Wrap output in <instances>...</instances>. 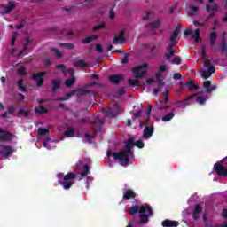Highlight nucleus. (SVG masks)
Returning <instances> with one entry per match:
<instances>
[{
	"instance_id": "f257e3e1",
	"label": "nucleus",
	"mask_w": 227,
	"mask_h": 227,
	"mask_svg": "<svg viewBox=\"0 0 227 227\" xmlns=\"http://www.w3.org/2000/svg\"><path fill=\"white\" fill-rule=\"evenodd\" d=\"M138 212L139 224H148L150 223V217L153 215V210L148 205L137 206L135 205L131 208L128 209V214L133 215V219H136Z\"/></svg>"
},
{
	"instance_id": "f03ea898",
	"label": "nucleus",
	"mask_w": 227,
	"mask_h": 227,
	"mask_svg": "<svg viewBox=\"0 0 227 227\" xmlns=\"http://www.w3.org/2000/svg\"><path fill=\"white\" fill-rule=\"evenodd\" d=\"M134 146V138H129L126 143L125 149L119 153H115L114 160H119L121 166H129L130 157H134V151H132Z\"/></svg>"
},
{
	"instance_id": "7ed1b4c3",
	"label": "nucleus",
	"mask_w": 227,
	"mask_h": 227,
	"mask_svg": "<svg viewBox=\"0 0 227 227\" xmlns=\"http://www.w3.org/2000/svg\"><path fill=\"white\" fill-rule=\"evenodd\" d=\"M226 35V32H223V41L220 43V49H216L215 46V43L217 42V33L215 31H213L210 33L209 35V43L211 45V51L213 52H223V53H226L227 54V43H226V39L224 38V36Z\"/></svg>"
},
{
	"instance_id": "20e7f679",
	"label": "nucleus",
	"mask_w": 227,
	"mask_h": 227,
	"mask_svg": "<svg viewBox=\"0 0 227 227\" xmlns=\"http://www.w3.org/2000/svg\"><path fill=\"white\" fill-rule=\"evenodd\" d=\"M77 176V174L74 172H69L64 176V181H59L60 185H62L65 191H68L74 185V180Z\"/></svg>"
},
{
	"instance_id": "39448f33",
	"label": "nucleus",
	"mask_w": 227,
	"mask_h": 227,
	"mask_svg": "<svg viewBox=\"0 0 227 227\" xmlns=\"http://www.w3.org/2000/svg\"><path fill=\"white\" fill-rule=\"evenodd\" d=\"M148 70V64H142L133 68L132 72L135 74V79H143Z\"/></svg>"
},
{
	"instance_id": "423d86ee",
	"label": "nucleus",
	"mask_w": 227,
	"mask_h": 227,
	"mask_svg": "<svg viewBox=\"0 0 227 227\" xmlns=\"http://www.w3.org/2000/svg\"><path fill=\"white\" fill-rule=\"evenodd\" d=\"M160 26H162V21H160V20H156L145 25V28L151 35H157V29H159Z\"/></svg>"
},
{
	"instance_id": "0eeeda50",
	"label": "nucleus",
	"mask_w": 227,
	"mask_h": 227,
	"mask_svg": "<svg viewBox=\"0 0 227 227\" xmlns=\"http://www.w3.org/2000/svg\"><path fill=\"white\" fill-rule=\"evenodd\" d=\"M92 123V135L95 137L97 136V132H100V130H102V125H104L105 121L102 119H98V117H96Z\"/></svg>"
},
{
	"instance_id": "6e6552de",
	"label": "nucleus",
	"mask_w": 227,
	"mask_h": 227,
	"mask_svg": "<svg viewBox=\"0 0 227 227\" xmlns=\"http://www.w3.org/2000/svg\"><path fill=\"white\" fill-rule=\"evenodd\" d=\"M16 6L17 5L15 4V2H11V1L8 2L7 5L0 4V10H1L2 15H8V13L15 10Z\"/></svg>"
},
{
	"instance_id": "1a4fd4ad",
	"label": "nucleus",
	"mask_w": 227,
	"mask_h": 227,
	"mask_svg": "<svg viewBox=\"0 0 227 227\" xmlns=\"http://www.w3.org/2000/svg\"><path fill=\"white\" fill-rule=\"evenodd\" d=\"M46 74L45 72H39L33 74L32 79L36 82L37 88L43 86V77H45Z\"/></svg>"
},
{
	"instance_id": "9d476101",
	"label": "nucleus",
	"mask_w": 227,
	"mask_h": 227,
	"mask_svg": "<svg viewBox=\"0 0 227 227\" xmlns=\"http://www.w3.org/2000/svg\"><path fill=\"white\" fill-rule=\"evenodd\" d=\"M180 31H182V25L178 24L170 35L169 44L176 45V43H178V35H180Z\"/></svg>"
},
{
	"instance_id": "9b49d317",
	"label": "nucleus",
	"mask_w": 227,
	"mask_h": 227,
	"mask_svg": "<svg viewBox=\"0 0 227 227\" xmlns=\"http://www.w3.org/2000/svg\"><path fill=\"white\" fill-rule=\"evenodd\" d=\"M201 30H200V28L195 29L194 31L189 30V29H185L184 30V35L186 36H192V38H193L196 42V43H198V42H201V38H200V33Z\"/></svg>"
},
{
	"instance_id": "f8f14e48",
	"label": "nucleus",
	"mask_w": 227,
	"mask_h": 227,
	"mask_svg": "<svg viewBox=\"0 0 227 227\" xmlns=\"http://www.w3.org/2000/svg\"><path fill=\"white\" fill-rule=\"evenodd\" d=\"M214 169L218 176H227V168L221 163H215Z\"/></svg>"
},
{
	"instance_id": "ddd939ff",
	"label": "nucleus",
	"mask_w": 227,
	"mask_h": 227,
	"mask_svg": "<svg viewBox=\"0 0 227 227\" xmlns=\"http://www.w3.org/2000/svg\"><path fill=\"white\" fill-rule=\"evenodd\" d=\"M122 192H123L122 200L124 201H127L129 200H134L136 198V196H137L136 192H134V190H132V189L125 190Z\"/></svg>"
},
{
	"instance_id": "4468645a",
	"label": "nucleus",
	"mask_w": 227,
	"mask_h": 227,
	"mask_svg": "<svg viewBox=\"0 0 227 227\" xmlns=\"http://www.w3.org/2000/svg\"><path fill=\"white\" fill-rule=\"evenodd\" d=\"M153 132H155V127H153V125L145 126L143 134L144 139H150V137L153 136Z\"/></svg>"
},
{
	"instance_id": "2eb2a0df",
	"label": "nucleus",
	"mask_w": 227,
	"mask_h": 227,
	"mask_svg": "<svg viewBox=\"0 0 227 227\" xmlns=\"http://www.w3.org/2000/svg\"><path fill=\"white\" fill-rule=\"evenodd\" d=\"M176 54V48H175V44H169L167 48V52L165 53V58L167 61H171V57Z\"/></svg>"
},
{
	"instance_id": "dca6fc26",
	"label": "nucleus",
	"mask_w": 227,
	"mask_h": 227,
	"mask_svg": "<svg viewBox=\"0 0 227 227\" xmlns=\"http://www.w3.org/2000/svg\"><path fill=\"white\" fill-rule=\"evenodd\" d=\"M196 94H191L190 96H188L186 98L181 100V101H176V104H177L179 106V107H181V109H185V107H187V106H189V101L192 100V98H195Z\"/></svg>"
},
{
	"instance_id": "f3484780",
	"label": "nucleus",
	"mask_w": 227,
	"mask_h": 227,
	"mask_svg": "<svg viewBox=\"0 0 227 227\" xmlns=\"http://www.w3.org/2000/svg\"><path fill=\"white\" fill-rule=\"evenodd\" d=\"M125 78L119 74H111L108 77V81L111 84L118 85L121 81H123Z\"/></svg>"
},
{
	"instance_id": "a211bd4d",
	"label": "nucleus",
	"mask_w": 227,
	"mask_h": 227,
	"mask_svg": "<svg viewBox=\"0 0 227 227\" xmlns=\"http://www.w3.org/2000/svg\"><path fill=\"white\" fill-rule=\"evenodd\" d=\"M14 152L15 150L11 145H4L2 147V155L3 157H4V159L10 157V155H12V153H13Z\"/></svg>"
},
{
	"instance_id": "6ab92c4d",
	"label": "nucleus",
	"mask_w": 227,
	"mask_h": 227,
	"mask_svg": "<svg viewBox=\"0 0 227 227\" xmlns=\"http://www.w3.org/2000/svg\"><path fill=\"white\" fill-rule=\"evenodd\" d=\"M123 42H125V30H121L118 35H115L113 40V44L116 45L119 43H123Z\"/></svg>"
},
{
	"instance_id": "aec40b11",
	"label": "nucleus",
	"mask_w": 227,
	"mask_h": 227,
	"mask_svg": "<svg viewBox=\"0 0 227 227\" xmlns=\"http://www.w3.org/2000/svg\"><path fill=\"white\" fill-rule=\"evenodd\" d=\"M203 212V207L200 204H196L195 207L192 211V218L194 221H198L200 219V214Z\"/></svg>"
},
{
	"instance_id": "412c9836",
	"label": "nucleus",
	"mask_w": 227,
	"mask_h": 227,
	"mask_svg": "<svg viewBox=\"0 0 227 227\" xmlns=\"http://www.w3.org/2000/svg\"><path fill=\"white\" fill-rule=\"evenodd\" d=\"M0 143L3 141H10V139H12V137H13V135H12V133H10L9 131L6 130H3L0 128Z\"/></svg>"
},
{
	"instance_id": "4be33fe9",
	"label": "nucleus",
	"mask_w": 227,
	"mask_h": 227,
	"mask_svg": "<svg viewBox=\"0 0 227 227\" xmlns=\"http://www.w3.org/2000/svg\"><path fill=\"white\" fill-rule=\"evenodd\" d=\"M203 88L206 90V93H212V91H215V90H217V86L213 85L212 82L210 81H205L202 84Z\"/></svg>"
},
{
	"instance_id": "5701e85b",
	"label": "nucleus",
	"mask_w": 227,
	"mask_h": 227,
	"mask_svg": "<svg viewBox=\"0 0 227 227\" xmlns=\"http://www.w3.org/2000/svg\"><path fill=\"white\" fill-rule=\"evenodd\" d=\"M179 223L177 221H173L169 219H166L162 221L161 226L163 227H178Z\"/></svg>"
},
{
	"instance_id": "b1692460",
	"label": "nucleus",
	"mask_w": 227,
	"mask_h": 227,
	"mask_svg": "<svg viewBox=\"0 0 227 227\" xmlns=\"http://www.w3.org/2000/svg\"><path fill=\"white\" fill-rule=\"evenodd\" d=\"M185 86H187V89L189 90V91H194L196 90H200V87H198V85H196V83H194V82L192 81L186 82Z\"/></svg>"
},
{
	"instance_id": "393cba45",
	"label": "nucleus",
	"mask_w": 227,
	"mask_h": 227,
	"mask_svg": "<svg viewBox=\"0 0 227 227\" xmlns=\"http://www.w3.org/2000/svg\"><path fill=\"white\" fill-rule=\"evenodd\" d=\"M204 67L208 68L210 74H214L215 72V67L212 66V61L204 59Z\"/></svg>"
},
{
	"instance_id": "a878e982",
	"label": "nucleus",
	"mask_w": 227,
	"mask_h": 227,
	"mask_svg": "<svg viewBox=\"0 0 227 227\" xmlns=\"http://www.w3.org/2000/svg\"><path fill=\"white\" fill-rule=\"evenodd\" d=\"M17 87L19 91H21L22 93H26V91H27V89L24 86V79H20L18 81Z\"/></svg>"
},
{
	"instance_id": "bb28decb",
	"label": "nucleus",
	"mask_w": 227,
	"mask_h": 227,
	"mask_svg": "<svg viewBox=\"0 0 227 227\" xmlns=\"http://www.w3.org/2000/svg\"><path fill=\"white\" fill-rule=\"evenodd\" d=\"M34 111L37 114H47V113H49V110H47V108H45L43 106H39V109L38 107H35Z\"/></svg>"
},
{
	"instance_id": "cd10ccee",
	"label": "nucleus",
	"mask_w": 227,
	"mask_h": 227,
	"mask_svg": "<svg viewBox=\"0 0 227 227\" xmlns=\"http://www.w3.org/2000/svg\"><path fill=\"white\" fill-rule=\"evenodd\" d=\"M206 10L207 12H214L215 13L219 12V5L217 4H214L213 5L207 4Z\"/></svg>"
},
{
	"instance_id": "c85d7f7f",
	"label": "nucleus",
	"mask_w": 227,
	"mask_h": 227,
	"mask_svg": "<svg viewBox=\"0 0 227 227\" xmlns=\"http://www.w3.org/2000/svg\"><path fill=\"white\" fill-rule=\"evenodd\" d=\"M51 84H52V92L53 93H56V90H59V88H61V82H59V80H52Z\"/></svg>"
},
{
	"instance_id": "c756f323",
	"label": "nucleus",
	"mask_w": 227,
	"mask_h": 227,
	"mask_svg": "<svg viewBox=\"0 0 227 227\" xmlns=\"http://www.w3.org/2000/svg\"><path fill=\"white\" fill-rule=\"evenodd\" d=\"M102 113L106 114V116H108V118H116V116H118V114L113 110L103 109Z\"/></svg>"
},
{
	"instance_id": "7c9ffc66",
	"label": "nucleus",
	"mask_w": 227,
	"mask_h": 227,
	"mask_svg": "<svg viewBox=\"0 0 227 227\" xmlns=\"http://www.w3.org/2000/svg\"><path fill=\"white\" fill-rule=\"evenodd\" d=\"M97 38H98V35H90L84 39L82 40V43H83L84 45L90 43V42H93V40H97Z\"/></svg>"
},
{
	"instance_id": "2f4dec72",
	"label": "nucleus",
	"mask_w": 227,
	"mask_h": 227,
	"mask_svg": "<svg viewBox=\"0 0 227 227\" xmlns=\"http://www.w3.org/2000/svg\"><path fill=\"white\" fill-rule=\"evenodd\" d=\"M29 43H31V37H27L23 49L19 52V56H21V54H24V52L27 51V47H29Z\"/></svg>"
},
{
	"instance_id": "473e14b6",
	"label": "nucleus",
	"mask_w": 227,
	"mask_h": 227,
	"mask_svg": "<svg viewBox=\"0 0 227 227\" xmlns=\"http://www.w3.org/2000/svg\"><path fill=\"white\" fill-rule=\"evenodd\" d=\"M189 8H190V11L188 12V15L190 17H194V15L198 13V10H200V7L194 6V5H190Z\"/></svg>"
},
{
	"instance_id": "72a5a7b5",
	"label": "nucleus",
	"mask_w": 227,
	"mask_h": 227,
	"mask_svg": "<svg viewBox=\"0 0 227 227\" xmlns=\"http://www.w3.org/2000/svg\"><path fill=\"white\" fill-rule=\"evenodd\" d=\"M74 67H80V68H88L90 64L84 62V60H78L74 63Z\"/></svg>"
},
{
	"instance_id": "f704fd0d",
	"label": "nucleus",
	"mask_w": 227,
	"mask_h": 227,
	"mask_svg": "<svg viewBox=\"0 0 227 227\" xmlns=\"http://www.w3.org/2000/svg\"><path fill=\"white\" fill-rule=\"evenodd\" d=\"M59 45L60 47H63L64 49H68L69 51H74V49H75V45H74V43H62Z\"/></svg>"
},
{
	"instance_id": "c9c22d12",
	"label": "nucleus",
	"mask_w": 227,
	"mask_h": 227,
	"mask_svg": "<svg viewBox=\"0 0 227 227\" xmlns=\"http://www.w3.org/2000/svg\"><path fill=\"white\" fill-rule=\"evenodd\" d=\"M75 95V90L71 91L70 93H67L66 97L64 98H58L57 100L59 102H65V100H68V98H70V97Z\"/></svg>"
},
{
	"instance_id": "e433bc0d",
	"label": "nucleus",
	"mask_w": 227,
	"mask_h": 227,
	"mask_svg": "<svg viewBox=\"0 0 227 227\" xmlns=\"http://www.w3.org/2000/svg\"><path fill=\"white\" fill-rule=\"evenodd\" d=\"M77 93V95H88L90 94V90H86L85 88H80L74 90V95Z\"/></svg>"
},
{
	"instance_id": "4c0bfd02",
	"label": "nucleus",
	"mask_w": 227,
	"mask_h": 227,
	"mask_svg": "<svg viewBox=\"0 0 227 227\" xmlns=\"http://www.w3.org/2000/svg\"><path fill=\"white\" fill-rule=\"evenodd\" d=\"M75 134V129H74V128H69L68 130L64 132V136H66V137H74Z\"/></svg>"
},
{
	"instance_id": "58836bf2",
	"label": "nucleus",
	"mask_w": 227,
	"mask_h": 227,
	"mask_svg": "<svg viewBox=\"0 0 227 227\" xmlns=\"http://www.w3.org/2000/svg\"><path fill=\"white\" fill-rule=\"evenodd\" d=\"M173 118H175V114L173 112H171V113L165 114L162 117V121H169L170 120H173Z\"/></svg>"
},
{
	"instance_id": "ea45409f",
	"label": "nucleus",
	"mask_w": 227,
	"mask_h": 227,
	"mask_svg": "<svg viewBox=\"0 0 227 227\" xmlns=\"http://www.w3.org/2000/svg\"><path fill=\"white\" fill-rule=\"evenodd\" d=\"M200 73L202 74H201V77L202 79H208V77H210L212 75V74L214 73H210V70H201Z\"/></svg>"
},
{
	"instance_id": "a19ab883",
	"label": "nucleus",
	"mask_w": 227,
	"mask_h": 227,
	"mask_svg": "<svg viewBox=\"0 0 227 227\" xmlns=\"http://www.w3.org/2000/svg\"><path fill=\"white\" fill-rule=\"evenodd\" d=\"M88 173H90V166L88 164H85L83 166V171L81 172V176L84 177V176H88Z\"/></svg>"
},
{
	"instance_id": "79ce46f5",
	"label": "nucleus",
	"mask_w": 227,
	"mask_h": 227,
	"mask_svg": "<svg viewBox=\"0 0 227 227\" xmlns=\"http://www.w3.org/2000/svg\"><path fill=\"white\" fill-rule=\"evenodd\" d=\"M75 83V77H72L68 80H66L65 84L67 88H71Z\"/></svg>"
},
{
	"instance_id": "37998d69",
	"label": "nucleus",
	"mask_w": 227,
	"mask_h": 227,
	"mask_svg": "<svg viewBox=\"0 0 227 227\" xmlns=\"http://www.w3.org/2000/svg\"><path fill=\"white\" fill-rule=\"evenodd\" d=\"M51 50L52 51V52H54V55L59 59H61V58H63V53H61V51H59V50H58L56 48H51Z\"/></svg>"
},
{
	"instance_id": "c03bdc74",
	"label": "nucleus",
	"mask_w": 227,
	"mask_h": 227,
	"mask_svg": "<svg viewBox=\"0 0 227 227\" xmlns=\"http://www.w3.org/2000/svg\"><path fill=\"white\" fill-rule=\"evenodd\" d=\"M128 82H129V84L130 86H139V87L143 86V85H141V84L139 83V80L129 79V80H128Z\"/></svg>"
},
{
	"instance_id": "a18cd8bd",
	"label": "nucleus",
	"mask_w": 227,
	"mask_h": 227,
	"mask_svg": "<svg viewBox=\"0 0 227 227\" xmlns=\"http://www.w3.org/2000/svg\"><path fill=\"white\" fill-rule=\"evenodd\" d=\"M196 102L200 104V106H203L207 102V98H205L203 96H198L196 98Z\"/></svg>"
},
{
	"instance_id": "49530a36",
	"label": "nucleus",
	"mask_w": 227,
	"mask_h": 227,
	"mask_svg": "<svg viewBox=\"0 0 227 227\" xmlns=\"http://www.w3.org/2000/svg\"><path fill=\"white\" fill-rule=\"evenodd\" d=\"M37 132L40 136H45V134H49V129H44V128H39L37 129Z\"/></svg>"
},
{
	"instance_id": "de8ad7c7",
	"label": "nucleus",
	"mask_w": 227,
	"mask_h": 227,
	"mask_svg": "<svg viewBox=\"0 0 227 227\" xmlns=\"http://www.w3.org/2000/svg\"><path fill=\"white\" fill-rule=\"evenodd\" d=\"M201 59H207V46L203 45L201 47Z\"/></svg>"
},
{
	"instance_id": "09e8293b",
	"label": "nucleus",
	"mask_w": 227,
	"mask_h": 227,
	"mask_svg": "<svg viewBox=\"0 0 227 227\" xmlns=\"http://www.w3.org/2000/svg\"><path fill=\"white\" fill-rule=\"evenodd\" d=\"M173 65H182V59L179 56H176L172 60Z\"/></svg>"
},
{
	"instance_id": "8fccbe9b",
	"label": "nucleus",
	"mask_w": 227,
	"mask_h": 227,
	"mask_svg": "<svg viewBox=\"0 0 227 227\" xmlns=\"http://www.w3.org/2000/svg\"><path fill=\"white\" fill-rule=\"evenodd\" d=\"M56 68H58L59 70H61L62 74H67V67H65V65L63 64L57 65Z\"/></svg>"
},
{
	"instance_id": "3c124183",
	"label": "nucleus",
	"mask_w": 227,
	"mask_h": 227,
	"mask_svg": "<svg viewBox=\"0 0 227 227\" xmlns=\"http://www.w3.org/2000/svg\"><path fill=\"white\" fill-rule=\"evenodd\" d=\"M20 114H24L26 118H27V116H29V110H24V109H20L18 111V116H20Z\"/></svg>"
},
{
	"instance_id": "603ef678",
	"label": "nucleus",
	"mask_w": 227,
	"mask_h": 227,
	"mask_svg": "<svg viewBox=\"0 0 227 227\" xmlns=\"http://www.w3.org/2000/svg\"><path fill=\"white\" fill-rule=\"evenodd\" d=\"M18 75H21V76L27 75L26 67H21L20 68H19L18 69Z\"/></svg>"
},
{
	"instance_id": "864d4df0",
	"label": "nucleus",
	"mask_w": 227,
	"mask_h": 227,
	"mask_svg": "<svg viewBox=\"0 0 227 227\" xmlns=\"http://www.w3.org/2000/svg\"><path fill=\"white\" fill-rule=\"evenodd\" d=\"M104 27H106V23L97 25V26L93 27L92 29H93V31H98L100 29H104Z\"/></svg>"
},
{
	"instance_id": "5fc2aeb1",
	"label": "nucleus",
	"mask_w": 227,
	"mask_h": 227,
	"mask_svg": "<svg viewBox=\"0 0 227 227\" xmlns=\"http://www.w3.org/2000/svg\"><path fill=\"white\" fill-rule=\"evenodd\" d=\"M116 153H120V152L107 151L106 157L107 159L111 160V157L114 156V155H116Z\"/></svg>"
},
{
	"instance_id": "6e6d98bb",
	"label": "nucleus",
	"mask_w": 227,
	"mask_h": 227,
	"mask_svg": "<svg viewBox=\"0 0 227 227\" xmlns=\"http://www.w3.org/2000/svg\"><path fill=\"white\" fill-rule=\"evenodd\" d=\"M114 8H116V4L113 5V8L110 10V19L113 20H114L115 13H114Z\"/></svg>"
},
{
	"instance_id": "4d7b16f0",
	"label": "nucleus",
	"mask_w": 227,
	"mask_h": 227,
	"mask_svg": "<svg viewBox=\"0 0 227 227\" xmlns=\"http://www.w3.org/2000/svg\"><path fill=\"white\" fill-rule=\"evenodd\" d=\"M135 146H137V148H145V143L142 140H138L135 142Z\"/></svg>"
},
{
	"instance_id": "13d9d810",
	"label": "nucleus",
	"mask_w": 227,
	"mask_h": 227,
	"mask_svg": "<svg viewBox=\"0 0 227 227\" xmlns=\"http://www.w3.org/2000/svg\"><path fill=\"white\" fill-rule=\"evenodd\" d=\"M57 177L59 179V182H63L65 180V174L64 173H59L57 175Z\"/></svg>"
},
{
	"instance_id": "bf43d9fd",
	"label": "nucleus",
	"mask_w": 227,
	"mask_h": 227,
	"mask_svg": "<svg viewBox=\"0 0 227 227\" xmlns=\"http://www.w3.org/2000/svg\"><path fill=\"white\" fill-rule=\"evenodd\" d=\"M15 40H17V32H14L12 36V42H11V45H15Z\"/></svg>"
},
{
	"instance_id": "052dcab7",
	"label": "nucleus",
	"mask_w": 227,
	"mask_h": 227,
	"mask_svg": "<svg viewBox=\"0 0 227 227\" xmlns=\"http://www.w3.org/2000/svg\"><path fill=\"white\" fill-rule=\"evenodd\" d=\"M96 51L97 52H99V54H101V52H104V49L102 48L101 44H96Z\"/></svg>"
},
{
	"instance_id": "680f3d73",
	"label": "nucleus",
	"mask_w": 227,
	"mask_h": 227,
	"mask_svg": "<svg viewBox=\"0 0 227 227\" xmlns=\"http://www.w3.org/2000/svg\"><path fill=\"white\" fill-rule=\"evenodd\" d=\"M173 79H175V81H180V79H182V74L176 73L174 74Z\"/></svg>"
},
{
	"instance_id": "e2e57ef3",
	"label": "nucleus",
	"mask_w": 227,
	"mask_h": 227,
	"mask_svg": "<svg viewBox=\"0 0 227 227\" xmlns=\"http://www.w3.org/2000/svg\"><path fill=\"white\" fill-rule=\"evenodd\" d=\"M44 64L46 65V67H51V65H52V59H45Z\"/></svg>"
},
{
	"instance_id": "0e129e2a",
	"label": "nucleus",
	"mask_w": 227,
	"mask_h": 227,
	"mask_svg": "<svg viewBox=\"0 0 227 227\" xmlns=\"http://www.w3.org/2000/svg\"><path fill=\"white\" fill-rule=\"evenodd\" d=\"M153 108V106L152 105H149L148 109L145 111V114L147 116H150V114L152 113V109Z\"/></svg>"
},
{
	"instance_id": "69168bd1",
	"label": "nucleus",
	"mask_w": 227,
	"mask_h": 227,
	"mask_svg": "<svg viewBox=\"0 0 227 227\" xmlns=\"http://www.w3.org/2000/svg\"><path fill=\"white\" fill-rule=\"evenodd\" d=\"M121 62L123 65H127V63H129V57L128 56L122 57Z\"/></svg>"
},
{
	"instance_id": "338daca9",
	"label": "nucleus",
	"mask_w": 227,
	"mask_h": 227,
	"mask_svg": "<svg viewBox=\"0 0 227 227\" xmlns=\"http://www.w3.org/2000/svg\"><path fill=\"white\" fill-rule=\"evenodd\" d=\"M193 24H194L195 26H201L202 27H205V26H206L205 23H200V22H199V21H197V20L193 21Z\"/></svg>"
},
{
	"instance_id": "774afa93",
	"label": "nucleus",
	"mask_w": 227,
	"mask_h": 227,
	"mask_svg": "<svg viewBox=\"0 0 227 227\" xmlns=\"http://www.w3.org/2000/svg\"><path fill=\"white\" fill-rule=\"evenodd\" d=\"M222 217L227 219V208H224L222 212Z\"/></svg>"
}]
</instances>
